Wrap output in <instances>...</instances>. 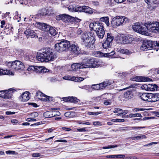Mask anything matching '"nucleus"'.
I'll use <instances>...</instances> for the list:
<instances>
[{
  "label": "nucleus",
  "mask_w": 159,
  "mask_h": 159,
  "mask_svg": "<svg viewBox=\"0 0 159 159\" xmlns=\"http://www.w3.org/2000/svg\"><path fill=\"white\" fill-rule=\"evenodd\" d=\"M132 80L136 81H150L152 80L147 77L137 76L132 78Z\"/></svg>",
  "instance_id": "4468645a"
},
{
  "label": "nucleus",
  "mask_w": 159,
  "mask_h": 159,
  "mask_svg": "<svg viewBox=\"0 0 159 159\" xmlns=\"http://www.w3.org/2000/svg\"><path fill=\"white\" fill-rule=\"evenodd\" d=\"M84 80V78L81 77H75V78L73 80L75 81L80 82Z\"/></svg>",
  "instance_id": "49530a36"
},
{
  "label": "nucleus",
  "mask_w": 159,
  "mask_h": 159,
  "mask_svg": "<svg viewBox=\"0 0 159 159\" xmlns=\"http://www.w3.org/2000/svg\"><path fill=\"white\" fill-rule=\"evenodd\" d=\"M77 131L79 132H86L87 130L85 129V128H83L80 129H78Z\"/></svg>",
  "instance_id": "4d7b16f0"
},
{
  "label": "nucleus",
  "mask_w": 159,
  "mask_h": 159,
  "mask_svg": "<svg viewBox=\"0 0 159 159\" xmlns=\"http://www.w3.org/2000/svg\"><path fill=\"white\" fill-rule=\"evenodd\" d=\"M53 113L52 111H49L44 112L43 116L45 118H51L53 117Z\"/></svg>",
  "instance_id": "c85d7f7f"
},
{
  "label": "nucleus",
  "mask_w": 159,
  "mask_h": 159,
  "mask_svg": "<svg viewBox=\"0 0 159 159\" xmlns=\"http://www.w3.org/2000/svg\"><path fill=\"white\" fill-rule=\"evenodd\" d=\"M106 51L107 52L105 53L104 55V56L105 57H110L115 53V52L113 51V50H111L110 48L107 49Z\"/></svg>",
  "instance_id": "b1692460"
},
{
  "label": "nucleus",
  "mask_w": 159,
  "mask_h": 159,
  "mask_svg": "<svg viewBox=\"0 0 159 159\" xmlns=\"http://www.w3.org/2000/svg\"><path fill=\"white\" fill-rule=\"evenodd\" d=\"M141 88L142 89H144L145 90L149 91V84H145L143 85L141 87Z\"/></svg>",
  "instance_id": "37998d69"
},
{
  "label": "nucleus",
  "mask_w": 159,
  "mask_h": 159,
  "mask_svg": "<svg viewBox=\"0 0 159 159\" xmlns=\"http://www.w3.org/2000/svg\"><path fill=\"white\" fill-rule=\"evenodd\" d=\"M149 91H153L157 90L158 86L155 84H149Z\"/></svg>",
  "instance_id": "2f4dec72"
},
{
  "label": "nucleus",
  "mask_w": 159,
  "mask_h": 159,
  "mask_svg": "<svg viewBox=\"0 0 159 159\" xmlns=\"http://www.w3.org/2000/svg\"><path fill=\"white\" fill-rule=\"evenodd\" d=\"M48 31L52 36H53L57 34V32L55 29L51 26H49Z\"/></svg>",
  "instance_id": "bb28decb"
},
{
  "label": "nucleus",
  "mask_w": 159,
  "mask_h": 159,
  "mask_svg": "<svg viewBox=\"0 0 159 159\" xmlns=\"http://www.w3.org/2000/svg\"><path fill=\"white\" fill-rule=\"evenodd\" d=\"M83 11L85 13L88 14H92L93 13V11L92 9L88 6H83Z\"/></svg>",
  "instance_id": "393cba45"
},
{
  "label": "nucleus",
  "mask_w": 159,
  "mask_h": 159,
  "mask_svg": "<svg viewBox=\"0 0 159 159\" xmlns=\"http://www.w3.org/2000/svg\"><path fill=\"white\" fill-rule=\"evenodd\" d=\"M120 52L122 54H125L128 55L131 53L127 49H121L120 51Z\"/></svg>",
  "instance_id": "a19ab883"
},
{
  "label": "nucleus",
  "mask_w": 159,
  "mask_h": 159,
  "mask_svg": "<svg viewBox=\"0 0 159 159\" xmlns=\"http://www.w3.org/2000/svg\"><path fill=\"white\" fill-rule=\"evenodd\" d=\"M124 95L125 98L128 100L132 98L134 96L133 92L129 90H127L125 92Z\"/></svg>",
  "instance_id": "aec40b11"
},
{
  "label": "nucleus",
  "mask_w": 159,
  "mask_h": 159,
  "mask_svg": "<svg viewBox=\"0 0 159 159\" xmlns=\"http://www.w3.org/2000/svg\"><path fill=\"white\" fill-rule=\"evenodd\" d=\"M43 68V66H35V71L36 72L41 73L42 71Z\"/></svg>",
  "instance_id": "ea45409f"
},
{
  "label": "nucleus",
  "mask_w": 159,
  "mask_h": 159,
  "mask_svg": "<svg viewBox=\"0 0 159 159\" xmlns=\"http://www.w3.org/2000/svg\"><path fill=\"white\" fill-rule=\"evenodd\" d=\"M64 18V22L66 24V25L73 22L78 23L81 21V19L76 17H74L66 14H65V16Z\"/></svg>",
  "instance_id": "1a4fd4ad"
},
{
  "label": "nucleus",
  "mask_w": 159,
  "mask_h": 159,
  "mask_svg": "<svg viewBox=\"0 0 159 159\" xmlns=\"http://www.w3.org/2000/svg\"><path fill=\"white\" fill-rule=\"evenodd\" d=\"M79 88L82 89H85L86 90H89L90 89L89 85H84L81 87H79Z\"/></svg>",
  "instance_id": "3c124183"
},
{
  "label": "nucleus",
  "mask_w": 159,
  "mask_h": 159,
  "mask_svg": "<svg viewBox=\"0 0 159 159\" xmlns=\"http://www.w3.org/2000/svg\"><path fill=\"white\" fill-rule=\"evenodd\" d=\"M152 97L151 93H143L140 96V98L141 99L148 102H150Z\"/></svg>",
  "instance_id": "dca6fc26"
},
{
  "label": "nucleus",
  "mask_w": 159,
  "mask_h": 159,
  "mask_svg": "<svg viewBox=\"0 0 159 159\" xmlns=\"http://www.w3.org/2000/svg\"><path fill=\"white\" fill-rule=\"evenodd\" d=\"M128 37H124V38H120V40H122V41L121 42V43H128L130 42V41H128L127 40L128 39Z\"/></svg>",
  "instance_id": "de8ad7c7"
},
{
  "label": "nucleus",
  "mask_w": 159,
  "mask_h": 159,
  "mask_svg": "<svg viewBox=\"0 0 159 159\" xmlns=\"http://www.w3.org/2000/svg\"><path fill=\"white\" fill-rule=\"evenodd\" d=\"M157 142H153L151 143H150L148 144H147L146 145H144V146L147 147L148 146L152 145L153 144H157Z\"/></svg>",
  "instance_id": "680f3d73"
},
{
  "label": "nucleus",
  "mask_w": 159,
  "mask_h": 159,
  "mask_svg": "<svg viewBox=\"0 0 159 159\" xmlns=\"http://www.w3.org/2000/svg\"><path fill=\"white\" fill-rule=\"evenodd\" d=\"M11 90V89H9L8 90H5V92L4 91L2 98H4L9 99L11 98L12 96V94L11 93H9V91Z\"/></svg>",
  "instance_id": "5701e85b"
},
{
  "label": "nucleus",
  "mask_w": 159,
  "mask_h": 159,
  "mask_svg": "<svg viewBox=\"0 0 159 159\" xmlns=\"http://www.w3.org/2000/svg\"><path fill=\"white\" fill-rule=\"evenodd\" d=\"M36 96L41 100L45 101H51L53 99V98L47 96L40 91H38L37 92Z\"/></svg>",
  "instance_id": "9b49d317"
},
{
  "label": "nucleus",
  "mask_w": 159,
  "mask_h": 159,
  "mask_svg": "<svg viewBox=\"0 0 159 159\" xmlns=\"http://www.w3.org/2000/svg\"><path fill=\"white\" fill-rule=\"evenodd\" d=\"M40 154L39 153H34L32 154L33 157H40Z\"/></svg>",
  "instance_id": "0e129e2a"
},
{
  "label": "nucleus",
  "mask_w": 159,
  "mask_h": 159,
  "mask_svg": "<svg viewBox=\"0 0 159 159\" xmlns=\"http://www.w3.org/2000/svg\"><path fill=\"white\" fill-rule=\"evenodd\" d=\"M153 48V43L152 41L144 40L142 45L140 47L141 50L147 51L151 50Z\"/></svg>",
  "instance_id": "9d476101"
},
{
  "label": "nucleus",
  "mask_w": 159,
  "mask_h": 159,
  "mask_svg": "<svg viewBox=\"0 0 159 159\" xmlns=\"http://www.w3.org/2000/svg\"><path fill=\"white\" fill-rule=\"evenodd\" d=\"M153 47L155 46L159 47V41L156 42H153Z\"/></svg>",
  "instance_id": "052dcab7"
},
{
  "label": "nucleus",
  "mask_w": 159,
  "mask_h": 159,
  "mask_svg": "<svg viewBox=\"0 0 159 159\" xmlns=\"http://www.w3.org/2000/svg\"><path fill=\"white\" fill-rule=\"evenodd\" d=\"M101 89H103L104 88L106 87L107 86L110 85L111 84V82H109L108 81H105L102 83L99 84Z\"/></svg>",
  "instance_id": "cd10ccee"
},
{
  "label": "nucleus",
  "mask_w": 159,
  "mask_h": 159,
  "mask_svg": "<svg viewBox=\"0 0 159 159\" xmlns=\"http://www.w3.org/2000/svg\"><path fill=\"white\" fill-rule=\"evenodd\" d=\"M29 93L26 91L23 93L19 98V100L23 102L28 101L30 99Z\"/></svg>",
  "instance_id": "f3484780"
},
{
  "label": "nucleus",
  "mask_w": 159,
  "mask_h": 159,
  "mask_svg": "<svg viewBox=\"0 0 159 159\" xmlns=\"http://www.w3.org/2000/svg\"><path fill=\"white\" fill-rule=\"evenodd\" d=\"M47 10L45 8H42L39 11V14L41 16H44L47 15L48 14Z\"/></svg>",
  "instance_id": "f704fd0d"
},
{
  "label": "nucleus",
  "mask_w": 159,
  "mask_h": 159,
  "mask_svg": "<svg viewBox=\"0 0 159 159\" xmlns=\"http://www.w3.org/2000/svg\"><path fill=\"white\" fill-rule=\"evenodd\" d=\"M91 87L92 89L95 90H98L101 89L100 84L92 85L91 86Z\"/></svg>",
  "instance_id": "e433bc0d"
},
{
  "label": "nucleus",
  "mask_w": 159,
  "mask_h": 159,
  "mask_svg": "<svg viewBox=\"0 0 159 159\" xmlns=\"http://www.w3.org/2000/svg\"><path fill=\"white\" fill-rule=\"evenodd\" d=\"M145 110V109L143 108H135L134 109V111L135 112H137L139 111H143Z\"/></svg>",
  "instance_id": "13d9d810"
},
{
  "label": "nucleus",
  "mask_w": 159,
  "mask_h": 159,
  "mask_svg": "<svg viewBox=\"0 0 159 159\" xmlns=\"http://www.w3.org/2000/svg\"><path fill=\"white\" fill-rule=\"evenodd\" d=\"M53 117L56 116H59L60 115V112L58 111H52Z\"/></svg>",
  "instance_id": "09e8293b"
},
{
  "label": "nucleus",
  "mask_w": 159,
  "mask_h": 159,
  "mask_svg": "<svg viewBox=\"0 0 159 159\" xmlns=\"http://www.w3.org/2000/svg\"><path fill=\"white\" fill-rule=\"evenodd\" d=\"M100 20L101 22H104L107 26H109V18L107 17H101L100 19Z\"/></svg>",
  "instance_id": "c756f323"
},
{
  "label": "nucleus",
  "mask_w": 159,
  "mask_h": 159,
  "mask_svg": "<svg viewBox=\"0 0 159 159\" xmlns=\"http://www.w3.org/2000/svg\"><path fill=\"white\" fill-rule=\"evenodd\" d=\"M39 29L45 31H48V29L50 26L47 25L45 23H39Z\"/></svg>",
  "instance_id": "4be33fe9"
},
{
  "label": "nucleus",
  "mask_w": 159,
  "mask_h": 159,
  "mask_svg": "<svg viewBox=\"0 0 159 159\" xmlns=\"http://www.w3.org/2000/svg\"><path fill=\"white\" fill-rule=\"evenodd\" d=\"M133 116L134 117H135L136 116L140 117H142L141 114H140L139 113H138L133 114Z\"/></svg>",
  "instance_id": "338daca9"
},
{
  "label": "nucleus",
  "mask_w": 159,
  "mask_h": 159,
  "mask_svg": "<svg viewBox=\"0 0 159 159\" xmlns=\"http://www.w3.org/2000/svg\"><path fill=\"white\" fill-rule=\"evenodd\" d=\"M28 71L33 70L35 71V66H29V67L28 68Z\"/></svg>",
  "instance_id": "864d4df0"
},
{
  "label": "nucleus",
  "mask_w": 159,
  "mask_h": 159,
  "mask_svg": "<svg viewBox=\"0 0 159 159\" xmlns=\"http://www.w3.org/2000/svg\"><path fill=\"white\" fill-rule=\"evenodd\" d=\"M114 39V37L111 33H107V36L106 41L112 43V41Z\"/></svg>",
  "instance_id": "72a5a7b5"
},
{
  "label": "nucleus",
  "mask_w": 159,
  "mask_h": 159,
  "mask_svg": "<svg viewBox=\"0 0 159 159\" xmlns=\"http://www.w3.org/2000/svg\"><path fill=\"white\" fill-rule=\"evenodd\" d=\"M6 64L8 68L16 70H22L25 68L23 63L22 62L18 60L13 62H6Z\"/></svg>",
  "instance_id": "423d86ee"
},
{
  "label": "nucleus",
  "mask_w": 159,
  "mask_h": 159,
  "mask_svg": "<svg viewBox=\"0 0 159 159\" xmlns=\"http://www.w3.org/2000/svg\"><path fill=\"white\" fill-rule=\"evenodd\" d=\"M77 123L79 124H83L88 125H90V123L89 122L83 123V122H81L80 121H78Z\"/></svg>",
  "instance_id": "6e6d98bb"
},
{
  "label": "nucleus",
  "mask_w": 159,
  "mask_h": 159,
  "mask_svg": "<svg viewBox=\"0 0 159 159\" xmlns=\"http://www.w3.org/2000/svg\"><path fill=\"white\" fill-rule=\"evenodd\" d=\"M15 112H11L10 111H7L6 112V114L7 115H12L15 114Z\"/></svg>",
  "instance_id": "69168bd1"
},
{
  "label": "nucleus",
  "mask_w": 159,
  "mask_h": 159,
  "mask_svg": "<svg viewBox=\"0 0 159 159\" xmlns=\"http://www.w3.org/2000/svg\"><path fill=\"white\" fill-rule=\"evenodd\" d=\"M72 70H76L78 69H81L84 68V66L83 65L82 62L81 63H73L71 65Z\"/></svg>",
  "instance_id": "a211bd4d"
},
{
  "label": "nucleus",
  "mask_w": 159,
  "mask_h": 159,
  "mask_svg": "<svg viewBox=\"0 0 159 159\" xmlns=\"http://www.w3.org/2000/svg\"><path fill=\"white\" fill-rule=\"evenodd\" d=\"M76 6L73 5H70L68 7V10L71 12L75 11Z\"/></svg>",
  "instance_id": "c03bdc74"
},
{
  "label": "nucleus",
  "mask_w": 159,
  "mask_h": 159,
  "mask_svg": "<svg viewBox=\"0 0 159 159\" xmlns=\"http://www.w3.org/2000/svg\"><path fill=\"white\" fill-rule=\"evenodd\" d=\"M84 68L86 67H96L100 66V62L95 58H87L84 59L82 62Z\"/></svg>",
  "instance_id": "0eeeda50"
},
{
  "label": "nucleus",
  "mask_w": 159,
  "mask_h": 159,
  "mask_svg": "<svg viewBox=\"0 0 159 159\" xmlns=\"http://www.w3.org/2000/svg\"><path fill=\"white\" fill-rule=\"evenodd\" d=\"M152 98L150 101V102H155L159 100V93H152Z\"/></svg>",
  "instance_id": "412c9836"
},
{
  "label": "nucleus",
  "mask_w": 159,
  "mask_h": 159,
  "mask_svg": "<svg viewBox=\"0 0 159 159\" xmlns=\"http://www.w3.org/2000/svg\"><path fill=\"white\" fill-rule=\"evenodd\" d=\"M100 114V113L98 112H89L88 113V114L90 115H95L97 116Z\"/></svg>",
  "instance_id": "8fccbe9b"
},
{
  "label": "nucleus",
  "mask_w": 159,
  "mask_h": 159,
  "mask_svg": "<svg viewBox=\"0 0 159 159\" xmlns=\"http://www.w3.org/2000/svg\"><path fill=\"white\" fill-rule=\"evenodd\" d=\"M78 99L76 97H69L67 98V101H69L71 102H78Z\"/></svg>",
  "instance_id": "c9c22d12"
},
{
  "label": "nucleus",
  "mask_w": 159,
  "mask_h": 159,
  "mask_svg": "<svg viewBox=\"0 0 159 159\" xmlns=\"http://www.w3.org/2000/svg\"><path fill=\"white\" fill-rule=\"evenodd\" d=\"M94 38L93 36L91 35L89 36L86 33H84L82 34L81 38L82 40L81 43L83 44L85 42L89 41L92 38Z\"/></svg>",
  "instance_id": "2eb2a0df"
},
{
  "label": "nucleus",
  "mask_w": 159,
  "mask_h": 159,
  "mask_svg": "<svg viewBox=\"0 0 159 159\" xmlns=\"http://www.w3.org/2000/svg\"><path fill=\"white\" fill-rule=\"evenodd\" d=\"M14 75V73L12 72H11L10 70H5L2 69L0 70V75Z\"/></svg>",
  "instance_id": "a878e982"
},
{
  "label": "nucleus",
  "mask_w": 159,
  "mask_h": 159,
  "mask_svg": "<svg viewBox=\"0 0 159 159\" xmlns=\"http://www.w3.org/2000/svg\"><path fill=\"white\" fill-rule=\"evenodd\" d=\"M83 6H76L75 9V12H81L83 11Z\"/></svg>",
  "instance_id": "79ce46f5"
},
{
  "label": "nucleus",
  "mask_w": 159,
  "mask_h": 159,
  "mask_svg": "<svg viewBox=\"0 0 159 159\" xmlns=\"http://www.w3.org/2000/svg\"><path fill=\"white\" fill-rule=\"evenodd\" d=\"M117 147V146L116 145H110L107 146L103 147L102 148L103 149H109L116 148Z\"/></svg>",
  "instance_id": "a18cd8bd"
},
{
  "label": "nucleus",
  "mask_w": 159,
  "mask_h": 159,
  "mask_svg": "<svg viewBox=\"0 0 159 159\" xmlns=\"http://www.w3.org/2000/svg\"><path fill=\"white\" fill-rule=\"evenodd\" d=\"M89 27L91 30L96 32V33L98 31L99 32L105 31L102 23L98 22L91 23L89 25Z\"/></svg>",
  "instance_id": "6e6552de"
},
{
  "label": "nucleus",
  "mask_w": 159,
  "mask_h": 159,
  "mask_svg": "<svg viewBox=\"0 0 159 159\" xmlns=\"http://www.w3.org/2000/svg\"><path fill=\"white\" fill-rule=\"evenodd\" d=\"M97 56L101 57L104 56L103 53L101 52H97Z\"/></svg>",
  "instance_id": "bf43d9fd"
},
{
  "label": "nucleus",
  "mask_w": 159,
  "mask_h": 159,
  "mask_svg": "<svg viewBox=\"0 0 159 159\" xmlns=\"http://www.w3.org/2000/svg\"><path fill=\"white\" fill-rule=\"evenodd\" d=\"M111 43L106 40L102 44L103 48L106 49L108 48H110V45Z\"/></svg>",
  "instance_id": "473e14b6"
},
{
  "label": "nucleus",
  "mask_w": 159,
  "mask_h": 159,
  "mask_svg": "<svg viewBox=\"0 0 159 159\" xmlns=\"http://www.w3.org/2000/svg\"><path fill=\"white\" fill-rule=\"evenodd\" d=\"M6 153L7 154L14 155L15 153V152L13 151H6Z\"/></svg>",
  "instance_id": "5fc2aeb1"
},
{
  "label": "nucleus",
  "mask_w": 159,
  "mask_h": 159,
  "mask_svg": "<svg viewBox=\"0 0 159 159\" xmlns=\"http://www.w3.org/2000/svg\"><path fill=\"white\" fill-rule=\"evenodd\" d=\"M54 47L55 50L59 52H66L69 50L70 42L67 40H63L56 43Z\"/></svg>",
  "instance_id": "20e7f679"
},
{
  "label": "nucleus",
  "mask_w": 159,
  "mask_h": 159,
  "mask_svg": "<svg viewBox=\"0 0 159 159\" xmlns=\"http://www.w3.org/2000/svg\"><path fill=\"white\" fill-rule=\"evenodd\" d=\"M11 122L12 123L17 124L18 123V120L15 119H12L11 120Z\"/></svg>",
  "instance_id": "774afa93"
},
{
  "label": "nucleus",
  "mask_w": 159,
  "mask_h": 159,
  "mask_svg": "<svg viewBox=\"0 0 159 159\" xmlns=\"http://www.w3.org/2000/svg\"><path fill=\"white\" fill-rule=\"evenodd\" d=\"M95 41V39L94 38H93L82 44L84 45L86 48L91 49L94 48L95 47L94 43Z\"/></svg>",
  "instance_id": "f8f14e48"
},
{
  "label": "nucleus",
  "mask_w": 159,
  "mask_h": 159,
  "mask_svg": "<svg viewBox=\"0 0 159 159\" xmlns=\"http://www.w3.org/2000/svg\"><path fill=\"white\" fill-rule=\"evenodd\" d=\"M65 14H61L59 15H58L56 16V19L57 20H62L63 22H64V18H65Z\"/></svg>",
  "instance_id": "4c0bfd02"
},
{
  "label": "nucleus",
  "mask_w": 159,
  "mask_h": 159,
  "mask_svg": "<svg viewBox=\"0 0 159 159\" xmlns=\"http://www.w3.org/2000/svg\"><path fill=\"white\" fill-rule=\"evenodd\" d=\"M134 31L142 34L148 35V31L159 33V22L157 21H148L144 24L137 23L132 26Z\"/></svg>",
  "instance_id": "f257e3e1"
},
{
  "label": "nucleus",
  "mask_w": 159,
  "mask_h": 159,
  "mask_svg": "<svg viewBox=\"0 0 159 159\" xmlns=\"http://www.w3.org/2000/svg\"><path fill=\"white\" fill-rule=\"evenodd\" d=\"M146 136L144 135H143L141 136L130 137L129 138L133 140H138L139 139H146Z\"/></svg>",
  "instance_id": "7c9ffc66"
},
{
  "label": "nucleus",
  "mask_w": 159,
  "mask_h": 159,
  "mask_svg": "<svg viewBox=\"0 0 159 159\" xmlns=\"http://www.w3.org/2000/svg\"><path fill=\"white\" fill-rule=\"evenodd\" d=\"M127 18L124 16H117L115 17L111 21L112 26L115 28L120 25H123L129 22Z\"/></svg>",
  "instance_id": "39448f33"
},
{
  "label": "nucleus",
  "mask_w": 159,
  "mask_h": 159,
  "mask_svg": "<svg viewBox=\"0 0 159 159\" xmlns=\"http://www.w3.org/2000/svg\"><path fill=\"white\" fill-rule=\"evenodd\" d=\"M56 57V55L53 54L52 50L50 48L45 49L42 52H38L36 56L37 60L42 62L53 61Z\"/></svg>",
  "instance_id": "f03ea898"
},
{
  "label": "nucleus",
  "mask_w": 159,
  "mask_h": 159,
  "mask_svg": "<svg viewBox=\"0 0 159 159\" xmlns=\"http://www.w3.org/2000/svg\"><path fill=\"white\" fill-rule=\"evenodd\" d=\"M24 33L25 34L27 38H28L29 37L31 38H37L38 37L37 35L34 31L30 29H26L24 31Z\"/></svg>",
  "instance_id": "ddd939ff"
},
{
  "label": "nucleus",
  "mask_w": 159,
  "mask_h": 159,
  "mask_svg": "<svg viewBox=\"0 0 159 159\" xmlns=\"http://www.w3.org/2000/svg\"><path fill=\"white\" fill-rule=\"evenodd\" d=\"M56 57V55L53 54L52 50L50 48L45 49L42 52H38L36 56L37 60L42 62L53 61Z\"/></svg>",
  "instance_id": "7ed1b4c3"
},
{
  "label": "nucleus",
  "mask_w": 159,
  "mask_h": 159,
  "mask_svg": "<svg viewBox=\"0 0 159 159\" xmlns=\"http://www.w3.org/2000/svg\"><path fill=\"white\" fill-rule=\"evenodd\" d=\"M116 158H124L125 155L123 154H119L116 155Z\"/></svg>",
  "instance_id": "603ef678"
},
{
  "label": "nucleus",
  "mask_w": 159,
  "mask_h": 159,
  "mask_svg": "<svg viewBox=\"0 0 159 159\" xmlns=\"http://www.w3.org/2000/svg\"><path fill=\"white\" fill-rule=\"evenodd\" d=\"M93 125H101V123L99 121H95L93 122Z\"/></svg>",
  "instance_id": "e2e57ef3"
},
{
  "label": "nucleus",
  "mask_w": 159,
  "mask_h": 159,
  "mask_svg": "<svg viewBox=\"0 0 159 159\" xmlns=\"http://www.w3.org/2000/svg\"><path fill=\"white\" fill-rule=\"evenodd\" d=\"M71 51L72 52L78 54L80 51V49L77 44L70 45Z\"/></svg>",
  "instance_id": "6ab92c4d"
},
{
  "label": "nucleus",
  "mask_w": 159,
  "mask_h": 159,
  "mask_svg": "<svg viewBox=\"0 0 159 159\" xmlns=\"http://www.w3.org/2000/svg\"><path fill=\"white\" fill-rule=\"evenodd\" d=\"M96 33L97 35V36L99 38L101 39H102L104 36V35L105 34V32L102 31L99 32L98 31Z\"/></svg>",
  "instance_id": "58836bf2"
}]
</instances>
